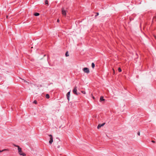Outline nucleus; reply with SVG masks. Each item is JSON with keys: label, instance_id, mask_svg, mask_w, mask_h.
Returning <instances> with one entry per match:
<instances>
[{"label": "nucleus", "instance_id": "nucleus-1", "mask_svg": "<svg viewBox=\"0 0 156 156\" xmlns=\"http://www.w3.org/2000/svg\"><path fill=\"white\" fill-rule=\"evenodd\" d=\"M13 145L15 147H18V153L20 155H22L23 156H26V154H25L22 152L21 148L19 146L15 144H13Z\"/></svg>", "mask_w": 156, "mask_h": 156}, {"label": "nucleus", "instance_id": "nucleus-2", "mask_svg": "<svg viewBox=\"0 0 156 156\" xmlns=\"http://www.w3.org/2000/svg\"><path fill=\"white\" fill-rule=\"evenodd\" d=\"M83 72L87 73H90V71L88 68L85 67L83 69Z\"/></svg>", "mask_w": 156, "mask_h": 156}, {"label": "nucleus", "instance_id": "nucleus-3", "mask_svg": "<svg viewBox=\"0 0 156 156\" xmlns=\"http://www.w3.org/2000/svg\"><path fill=\"white\" fill-rule=\"evenodd\" d=\"M49 136L50 137V140L49 141V143L50 144H51L53 142V137L52 135L51 134L49 135Z\"/></svg>", "mask_w": 156, "mask_h": 156}, {"label": "nucleus", "instance_id": "nucleus-4", "mask_svg": "<svg viewBox=\"0 0 156 156\" xmlns=\"http://www.w3.org/2000/svg\"><path fill=\"white\" fill-rule=\"evenodd\" d=\"M62 14L63 16H66V11L64 10V9L63 8L62 9Z\"/></svg>", "mask_w": 156, "mask_h": 156}, {"label": "nucleus", "instance_id": "nucleus-5", "mask_svg": "<svg viewBox=\"0 0 156 156\" xmlns=\"http://www.w3.org/2000/svg\"><path fill=\"white\" fill-rule=\"evenodd\" d=\"M77 87H75L73 90V93L76 95H77L78 94L77 93Z\"/></svg>", "mask_w": 156, "mask_h": 156}, {"label": "nucleus", "instance_id": "nucleus-6", "mask_svg": "<svg viewBox=\"0 0 156 156\" xmlns=\"http://www.w3.org/2000/svg\"><path fill=\"white\" fill-rule=\"evenodd\" d=\"M70 91H69L66 94L67 98V99L68 100V101H69V97L70 96Z\"/></svg>", "mask_w": 156, "mask_h": 156}, {"label": "nucleus", "instance_id": "nucleus-7", "mask_svg": "<svg viewBox=\"0 0 156 156\" xmlns=\"http://www.w3.org/2000/svg\"><path fill=\"white\" fill-rule=\"evenodd\" d=\"M105 123H103L102 124H99L98 126V127H97V128L98 129H99V128H100L101 126H104L105 124Z\"/></svg>", "mask_w": 156, "mask_h": 156}, {"label": "nucleus", "instance_id": "nucleus-8", "mask_svg": "<svg viewBox=\"0 0 156 156\" xmlns=\"http://www.w3.org/2000/svg\"><path fill=\"white\" fill-rule=\"evenodd\" d=\"M105 99L103 98V97L102 96H101L100 98V101H104Z\"/></svg>", "mask_w": 156, "mask_h": 156}, {"label": "nucleus", "instance_id": "nucleus-9", "mask_svg": "<svg viewBox=\"0 0 156 156\" xmlns=\"http://www.w3.org/2000/svg\"><path fill=\"white\" fill-rule=\"evenodd\" d=\"M91 66L93 68H94L95 67V64L93 62L91 64Z\"/></svg>", "mask_w": 156, "mask_h": 156}, {"label": "nucleus", "instance_id": "nucleus-10", "mask_svg": "<svg viewBox=\"0 0 156 156\" xmlns=\"http://www.w3.org/2000/svg\"><path fill=\"white\" fill-rule=\"evenodd\" d=\"M49 95L48 94H47L46 95V98H49Z\"/></svg>", "mask_w": 156, "mask_h": 156}, {"label": "nucleus", "instance_id": "nucleus-11", "mask_svg": "<svg viewBox=\"0 0 156 156\" xmlns=\"http://www.w3.org/2000/svg\"><path fill=\"white\" fill-rule=\"evenodd\" d=\"M45 4L48 5V0H45Z\"/></svg>", "mask_w": 156, "mask_h": 156}, {"label": "nucleus", "instance_id": "nucleus-12", "mask_svg": "<svg viewBox=\"0 0 156 156\" xmlns=\"http://www.w3.org/2000/svg\"><path fill=\"white\" fill-rule=\"evenodd\" d=\"M34 15L36 16H37L39 15V14L38 13H36L34 14Z\"/></svg>", "mask_w": 156, "mask_h": 156}, {"label": "nucleus", "instance_id": "nucleus-13", "mask_svg": "<svg viewBox=\"0 0 156 156\" xmlns=\"http://www.w3.org/2000/svg\"><path fill=\"white\" fill-rule=\"evenodd\" d=\"M7 150H8L6 149H4L2 151L0 150V153Z\"/></svg>", "mask_w": 156, "mask_h": 156}, {"label": "nucleus", "instance_id": "nucleus-14", "mask_svg": "<svg viewBox=\"0 0 156 156\" xmlns=\"http://www.w3.org/2000/svg\"><path fill=\"white\" fill-rule=\"evenodd\" d=\"M65 55L67 57L69 56V54H68V52H66V53Z\"/></svg>", "mask_w": 156, "mask_h": 156}, {"label": "nucleus", "instance_id": "nucleus-15", "mask_svg": "<svg viewBox=\"0 0 156 156\" xmlns=\"http://www.w3.org/2000/svg\"><path fill=\"white\" fill-rule=\"evenodd\" d=\"M118 71H119V72H120L122 71V70L119 67V68H118Z\"/></svg>", "mask_w": 156, "mask_h": 156}, {"label": "nucleus", "instance_id": "nucleus-16", "mask_svg": "<svg viewBox=\"0 0 156 156\" xmlns=\"http://www.w3.org/2000/svg\"><path fill=\"white\" fill-rule=\"evenodd\" d=\"M33 103L35 104H37V102L35 100L34 101Z\"/></svg>", "mask_w": 156, "mask_h": 156}, {"label": "nucleus", "instance_id": "nucleus-17", "mask_svg": "<svg viewBox=\"0 0 156 156\" xmlns=\"http://www.w3.org/2000/svg\"><path fill=\"white\" fill-rule=\"evenodd\" d=\"M155 19H156L155 16H154V17H153V21H154V20Z\"/></svg>", "mask_w": 156, "mask_h": 156}, {"label": "nucleus", "instance_id": "nucleus-18", "mask_svg": "<svg viewBox=\"0 0 156 156\" xmlns=\"http://www.w3.org/2000/svg\"><path fill=\"white\" fill-rule=\"evenodd\" d=\"M137 134H138L139 136H140V132H138V133H137Z\"/></svg>", "mask_w": 156, "mask_h": 156}, {"label": "nucleus", "instance_id": "nucleus-19", "mask_svg": "<svg viewBox=\"0 0 156 156\" xmlns=\"http://www.w3.org/2000/svg\"><path fill=\"white\" fill-rule=\"evenodd\" d=\"M59 20L58 19L57 20V22L58 23L59 22Z\"/></svg>", "mask_w": 156, "mask_h": 156}, {"label": "nucleus", "instance_id": "nucleus-20", "mask_svg": "<svg viewBox=\"0 0 156 156\" xmlns=\"http://www.w3.org/2000/svg\"><path fill=\"white\" fill-rule=\"evenodd\" d=\"M151 142L153 143H154L155 142V141L154 140H152Z\"/></svg>", "mask_w": 156, "mask_h": 156}, {"label": "nucleus", "instance_id": "nucleus-21", "mask_svg": "<svg viewBox=\"0 0 156 156\" xmlns=\"http://www.w3.org/2000/svg\"><path fill=\"white\" fill-rule=\"evenodd\" d=\"M113 74H115V70H114V69H113Z\"/></svg>", "mask_w": 156, "mask_h": 156}, {"label": "nucleus", "instance_id": "nucleus-22", "mask_svg": "<svg viewBox=\"0 0 156 156\" xmlns=\"http://www.w3.org/2000/svg\"><path fill=\"white\" fill-rule=\"evenodd\" d=\"M97 15H96V16H98L99 15V13H97Z\"/></svg>", "mask_w": 156, "mask_h": 156}, {"label": "nucleus", "instance_id": "nucleus-23", "mask_svg": "<svg viewBox=\"0 0 156 156\" xmlns=\"http://www.w3.org/2000/svg\"><path fill=\"white\" fill-rule=\"evenodd\" d=\"M59 147H60V146H58V148H59Z\"/></svg>", "mask_w": 156, "mask_h": 156}, {"label": "nucleus", "instance_id": "nucleus-24", "mask_svg": "<svg viewBox=\"0 0 156 156\" xmlns=\"http://www.w3.org/2000/svg\"><path fill=\"white\" fill-rule=\"evenodd\" d=\"M8 16H6V18H8Z\"/></svg>", "mask_w": 156, "mask_h": 156}, {"label": "nucleus", "instance_id": "nucleus-25", "mask_svg": "<svg viewBox=\"0 0 156 156\" xmlns=\"http://www.w3.org/2000/svg\"><path fill=\"white\" fill-rule=\"evenodd\" d=\"M93 98L94 99V97H93Z\"/></svg>", "mask_w": 156, "mask_h": 156}]
</instances>
